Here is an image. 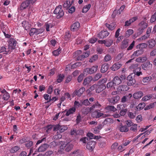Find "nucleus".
Wrapping results in <instances>:
<instances>
[{"mask_svg": "<svg viewBox=\"0 0 156 156\" xmlns=\"http://www.w3.org/2000/svg\"><path fill=\"white\" fill-rule=\"evenodd\" d=\"M60 148L61 152H62V150H63L66 147V151H69L72 149L73 147V145L72 144L69 143L67 144L65 142H60Z\"/></svg>", "mask_w": 156, "mask_h": 156, "instance_id": "nucleus-1", "label": "nucleus"}, {"mask_svg": "<svg viewBox=\"0 0 156 156\" xmlns=\"http://www.w3.org/2000/svg\"><path fill=\"white\" fill-rule=\"evenodd\" d=\"M100 83H97L96 85L97 86L96 87V93H99L103 90L105 89L106 87L105 84H101Z\"/></svg>", "mask_w": 156, "mask_h": 156, "instance_id": "nucleus-8", "label": "nucleus"}, {"mask_svg": "<svg viewBox=\"0 0 156 156\" xmlns=\"http://www.w3.org/2000/svg\"><path fill=\"white\" fill-rule=\"evenodd\" d=\"M45 28L47 31H48L50 30V28H51L53 27V25L50 23H46L45 24Z\"/></svg>", "mask_w": 156, "mask_h": 156, "instance_id": "nucleus-51", "label": "nucleus"}, {"mask_svg": "<svg viewBox=\"0 0 156 156\" xmlns=\"http://www.w3.org/2000/svg\"><path fill=\"white\" fill-rule=\"evenodd\" d=\"M143 95V92L140 91L134 93L133 96V98L135 99H138L141 98Z\"/></svg>", "mask_w": 156, "mask_h": 156, "instance_id": "nucleus-13", "label": "nucleus"}, {"mask_svg": "<svg viewBox=\"0 0 156 156\" xmlns=\"http://www.w3.org/2000/svg\"><path fill=\"white\" fill-rule=\"evenodd\" d=\"M79 27V23L78 22H76L72 25L71 27V30L72 31H75L78 29Z\"/></svg>", "mask_w": 156, "mask_h": 156, "instance_id": "nucleus-16", "label": "nucleus"}, {"mask_svg": "<svg viewBox=\"0 0 156 156\" xmlns=\"http://www.w3.org/2000/svg\"><path fill=\"white\" fill-rule=\"evenodd\" d=\"M113 43V41L112 40H108L107 41H105V45L107 47H109Z\"/></svg>", "mask_w": 156, "mask_h": 156, "instance_id": "nucleus-55", "label": "nucleus"}, {"mask_svg": "<svg viewBox=\"0 0 156 156\" xmlns=\"http://www.w3.org/2000/svg\"><path fill=\"white\" fill-rule=\"evenodd\" d=\"M105 109L109 111L115 112L116 110V109L112 105L106 107Z\"/></svg>", "mask_w": 156, "mask_h": 156, "instance_id": "nucleus-42", "label": "nucleus"}, {"mask_svg": "<svg viewBox=\"0 0 156 156\" xmlns=\"http://www.w3.org/2000/svg\"><path fill=\"white\" fill-rule=\"evenodd\" d=\"M147 47V44L146 43H142L137 45V48L142 49L146 48Z\"/></svg>", "mask_w": 156, "mask_h": 156, "instance_id": "nucleus-44", "label": "nucleus"}, {"mask_svg": "<svg viewBox=\"0 0 156 156\" xmlns=\"http://www.w3.org/2000/svg\"><path fill=\"white\" fill-rule=\"evenodd\" d=\"M49 147V145L47 144H44L40 146L38 149V152H43L45 151Z\"/></svg>", "mask_w": 156, "mask_h": 156, "instance_id": "nucleus-18", "label": "nucleus"}, {"mask_svg": "<svg viewBox=\"0 0 156 156\" xmlns=\"http://www.w3.org/2000/svg\"><path fill=\"white\" fill-rule=\"evenodd\" d=\"M119 130L121 132H126L128 131L129 129L126 126H122L120 127Z\"/></svg>", "mask_w": 156, "mask_h": 156, "instance_id": "nucleus-37", "label": "nucleus"}, {"mask_svg": "<svg viewBox=\"0 0 156 156\" xmlns=\"http://www.w3.org/2000/svg\"><path fill=\"white\" fill-rule=\"evenodd\" d=\"M128 46V40H124L122 43L121 48L122 49L125 48H126Z\"/></svg>", "mask_w": 156, "mask_h": 156, "instance_id": "nucleus-32", "label": "nucleus"}, {"mask_svg": "<svg viewBox=\"0 0 156 156\" xmlns=\"http://www.w3.org/2000/svg\"><path fill=\"white\" fill-rule=\"evenodd\" d=\"M126 83L128 86L133 85L135 83L136 80L132 75H130L128 76Z\"/></svg>", "mask_w": 156, "mask_h": 156, "instance_id": "nucleus-6", "label": "nucleus"}, {"mask_svg": "<svg viewBox=\"0 0 156 156\" xmlns=\"http://www.w3.org/2000/svg\"><path fill=\"white\" fill-rule=\"evenodd\" d=\"M98 56L97 55H95L92 56L89 60V62H93L96 61L98 59Z\"/></svg>", "mask_w": 156, "mask_h": 156, "instance_id": "nucleus-49", "label": "nucleus"}, {"mask_svg": "<svg viewBox=\"0 0 156 156\" xmlns=\"http://www.w3.org/2000/svg\"><path fill=\"white\" fill-rule=\"evenodd\" d=\"M119 100V96L113 97L110 98L109 101L113 104H115Z\"/></svg>", "mask_w": 156, "mask_h": 156, "instance_id": "nucleus-20", "label": "nucleus"}, {"mask_svg": "<svg viewBox=\"0 0 156 156\" xmlns=\"http://www.w3.org/2000/svg\"><path fill=\"white\" fill-rule=\"evenodd\" d=\"M133 33V30L132 29L128 30L126 32L125 36L126 37H128L132 35Z\"/></svg>", "mask_w": 156, "mask_h": 156, "instance_id": "nucleus-47", "label": "nucleus"}, {"mask_svg": "<svg viewBox=\"0 0 156 156\" xmlns=\"http://www.w3.org/2000/svg\"><path fill=\"white\" fill-rule=\"evenodd\" d=\"M22 24V26L26 30H27L30 27V25L28 22H27L26 21H23Z\"/></svg>", "mask_w": 156, "mask_h": 156, "instance_id": "nucleus-33", "label": "nucleus"}, {"mask_svg": "<svg viewBox=\"0 0 156 156\" xmlns=\"http://www.w3.org/2000/svg\"><path fill=\"white\" fill-rule=\"evenodd\" d=\"M85 90V88L84 87H82L78 90H76L74 91V94L78 96H80Z\"/></svg>", "mask_w": 156, "mask_h": 156, "instance_id": "nucleus-14", "label": "nucleus"}, {"mask_svg": "<svg viewBox=\"0 0 156 156\" xmlns=\"http://www.w3.org/2000/svg\"><path fill=\"white\" fill-rule=\"evenodd\" d=\"M118 90L120 91H126L129 89L128 87L126 85L119 86L118 87Z\"/></svg>", "mask_w": 156, "mask_h": 156, "instance_id": "nucleus-30", "label": "nucleus"}, {"mask_svg": "<svg viewBox=\"0 0 156 156\" xmlns=\"http://www.w3.org/2000/svg\"><path fill=\"white\" fill-rule=\"evenodd\" d=\"M141 69L140 67H137L135 70L134 72L136 73V74L138 76L142 74V72L140 71Z\"/></svg>", "mask_w": 156, "mask_h": 156, "instance_id": "nucleus-45", "label": "nucleus"}, {"mask_svg": "<svg viewBox=\"0 0 156 156\" xmlns=\"http://www.w3.org/2000/svg\"><path fill=\"white\" fill-rule=\"evenodd\" d=\"M115 85L113 81L110 82L108 83L106 85V87L108 89H115V87L114 86Z\"/></svg>", "mask_w": 156, "mask_h": 156, "instance_id": "nucleus-31", "label": "nucleus"}, {"mask_svg": "<svg viewBox=\"0 0 156 156\" xmlns=\"http://www.w3.org/2000/svg\"><path fill=\"white\" fill-rule=\"evenodd\" d=\"M81 65V63L80 62H76L72 65L71 66V68L74 69L77 67H79Z\"/></svg>", "mask_w": 156, "mask_h": 156, "instance_id": "nucleus-56", "label": "nucleus"}, {"mask_svg": "<svg viewBox=\"0 0 156 156\" xmlns=\"http://www.w3.org/2000/svg\"><path fill=\"white\" fill-rule=\"evenodd\" d=\"M21 90H14L13 92L12 96L14 98H15L16 97H17L18 95L20 93Z\"/></svg>", "mask_w": 156, "mask_h": 156, "instance_id": "nucleus-38", "label": "nucleus"}, {"mask_svg": "<svg viewBox=\"0 0 156 156\" xmlns=\"http://www.w3.org/2000/svg\"><path fill=\"white\" fill-rule=\"evenodd\" d=\"M72 153L74 154V156H79L80 155L81 153L80 150H77L74 151Z\"/></svg>", "mask_w": 156, "mask_h": 156, "instance_id": "nucleus-58", "label": "nucleus"}, {"mask_svg": "<svg viewBox=\"0 0 156 156\" xmlns=\"http://www.w3.org/2000/svg\"><path fill=\"white\" fill-rule=\"evenodd\" d=\"M112 81L115 85L120 84L122 82L121 80L117 76H116L114 78Z\"/></svg>", "mask_w": 156, "mask_h": 156, "instance_id": "nucleus-24", "label": "nucleus"}, {"mask_svg": "<svg viewBox=\"0 0 156 156\" xmlns=\"http://www.w3.org/2000/svg\"><path fill=\"white\" fill-rule=\"evenodd\" d=\"M132 96V95L131 94H129L128 95L124 96L122 98L121 101L123 103L125 102L126 101L129 99Z\"/></svg>", "mask_w": 156, "mask_h": 156, "instance_id": "nucleus-28", "label": "nucleus"}, {"mask_svg": "<svg viewBox=\"0 0 156 156\" xmlns=\"http://www.w3.org/2000/svg\"><path fill=\"white\" fill-rule=\"evenodd\" d=\"M31 0H27L23 2L21 5V9H23L28 7L29 4L31 3Z\"/></svg>", "mask_w": 156, "mask_h": 156, "instance_id": "nucleus-17", "label": "nucleus"}, {"mask_svg": "<svg viewBox=\"0 0 156 156\" xmlns=\"http://www.w3.org/2000/svg\"><path fill=\"white\" fill-rule=\"evenodd\" d=\"M137 19V17H134L130 19L129 21H127L125 22V26H128L132 22L136 20Z\"/></svg>", "mask_w": 156, "mask_h": 156, "instance_id": "nucleus-27", "label": "nucleus"}, {"mask_svg": "<svg viewBox=\"0 0 156 156\" xmlns=\"http://www.w3.org/2000/svg\"><path fill=\"white\" fill-rule=\"evenodd\" d=\"M64 77V76L63 74H60L58 76L57 80L58 82L60 83L62 81Z\"/></svg>", "mask_w": 156, "mask_h": 156, "instance_id": "nucleus-50", "label": "nucleus"}, {"mask_svg": "<svg viewBox=\"0 0 156 156\" xmlns=\"http://www.w3.org/2000/svg\"><path fill=\"white\" fill-rule=\"evenodd\" d=\"M105 26L109 30H113L115 28V24L114 23L112 24H109L107 23L105 24Z\"/></svg>", "mask_w": 156, "mask_h": 156, "instance_id": "nucleus-41", "label": "nucleus"}, {"mask_svg": "<svg viewBox=\"0 0 156 156\" xmlns=\"http://www.w3.org/2000/svg\"><path fill=\"white\" fill-rule=\"evenodd\" d=\"M97 86L96 85V84H94L92 86H91L90 88H89L88 90H87V92L88 93H89L90 92L94 90V89H96Z\"/></svg>", "mask_w": 156, "mask_h": 156, "instance_id": "nucleus-54", "label": "nucleus"}, {"mask_svg": "<svg viewBox=\"0 0 156 156\" xmlns=\"http://www.w3.org/2000/svg\"><path fill=\"white\" fill-rule=\"evenodd\" d=\"M147 23L144 21H141L139 24L138 34H140L143 32L144 30L147 27Z\"/></svg>", "mask_w": 156, "mask_h": 156, "instance_id": "nucleus-4", "label": "nucleus"}, {"mask_svg": "<svg viewBox=\"0 0 156 156\" xmlns=\"http://www.w3.org/2000/svg\"><path fill=\"white\" fill-rule=\"evenodd\" d=\"M82 105V102H80L77 101H75L74 103V105L75 107H78Z\"/></svg>", "mask_w": 156, "mask_h": 156, "instance_id": "nucleus-63", "label": "nucleus"}, {"mask_svg": "<svg viewBox=\"0 0 156 156\" xmlns=\"http://www.w3.org/2000/svg\"><path fill=\"white\" fill-rule=\"evenodd\" d=\"M152 97L151 94H147L143 97L141 100L143 101H146L150 99Z\"/></svg>", "mask_w": 156, "mask_h": 156, "instance_id": "nucleus-34", "label": "nucleus"}, {"mask_svg": "<svg viewBox=\"0 0 156 156\" xmlns=\"http://www.w3.org/2000/svg\"><path fill=\"white\" fill-rule=\"evenodd\" d=\"M37 29L35 28H31L30 30L29 34L30 36H33L34 34L36 35Z\"/></svg>", "mask_w": 156, "mask_h": 156, "instance_id": "nucleus-53", "label": "nucleus"}, {"mask_svg": "<svg viewBox=\"0 0 156 156\" xmlns=\"http://www.w3.org/2000/svg\"><path fill=\"white\" fill-rule=\"evenodd\" d=\"M8 41V46L9 48V47L10 46V43H9V41ZM9 48L7 49L8 50V51H6V48L4 47H2L0 48V53H1L2 52H3V54H5L6 55L8 54V53L9 52Z\"/></svg>", "mask_w": 156, "mask_h": 156, "instance_id": "nucleus-23", "label": "nucleus"}, {"mask_svg": "<svg viewBox=\"0 0 156 156\" xmlns=\"http://www.w3.org/2000/svg\"><path fill=\"white\" fill-rule=\"evenodd\" d=\"M152 65L149 61L144 63L142 65V68L145 70H147L152 67Z\"/></svg>", "mask_w": 156, "mask_h": 156, "instance_id": "nucleus-9", "label": "nucleus"}, {"mask_svg": "<svg viewBox=\"0 0 156 156\" xmlns=\"http://www.w3.org/2000/svg\"><path fill=\"white\" fill-rule=\"evenodd\" d=\"M109 33L107 31H101L98 35V37L100 38H104L109 35Z\"/></svg>", "mask_w": 156, "mask_h": 156, "instance_id": "nucleus-11", "label": "nucleus"}, {"mask_svg": "<svg viewBox=\"0 0 156 156\" xmlns=\"http://www.w3.org/2000/svg\"><path fill=\"white\" fill-rule=\"evenodd\" d=\"M143 54V51L141 50H139L134 51L131 56V58H134L138 56Z\"/></svg>", "mask_w": 156, "mask_h": 156, "instance_id": "nucleus-15", "label": "nucleus"}, {"mask_svg": "<svg viewBox=\"0 0 156 156\" xmlns=\"http://www.w3.org/2000/svg\"><path fill=\"white\" fill-rule=\"evenodd\" d=\"M71 5L70 2L69 1H67L64 3L63 5V7L66 8V9H68L70 7Z\"/></svg>", "mask_w": 156, "mask_h": 156, "instance_id": "nucleus-43", "label": "nucleus"}, {"mask_svg": "<svg viewBox=\"0 0 156 156\" xmlns=\"http://www.w3.org/2000/svg\"><path fill=\"white\" fill-rule=\"evenodd\" d=\"M112 58L111 55L109 54L106 55L104 58V60L105 62H107L110 60Z\"/></svg>", "mask_w": 156, "mask_h": 156, "instance_id": "nucleus-62", "label": "nucleus"}, {"mask_svg": "<svg viewBox=\"0 0 156 156\" xmlns=\"http://www.w3.org/2000/svg\"><path fill=\"white\" fill-rule=\"evenodd\" d=\"M90 54L89 52H87L83 54V55H79L77 57V59L78 60H82L83 58L88 57Z\"/></svg>", "mask_w": 156, "mask_h": 156, "instance_id": "nucleus-29", "label": "nucleus"}, {"mask_svg": "<svg viewBox=\"0 0 156 156\" xmlns=\"http://www.w3.org/2000/svg\"><path fill=\"white\" fill-rule=\"evenodd\" d=\"M137 129V125L136 124H134L131 126L130 130L134 132Z\"/></svg>", "mask_w": 156, "mask_h": 156, "instance_id": "nucleus-60", "label": "nucleus"}, {"mask_svg": "<svg viewBox=\"0 0 156 156\" xmlns=\"http://www.w3.org/2000/svg\"><path fill=\"white\" fill-rule=\"evenodd\" d=\"M95 144L96 142L95 141H91L88 143L86 146V147L87 149L92 151L94 148Z\"/></svg>", "mask_w": 156, "mask_h": 156, "instance_id": "nucleus-10", "label": "nucleus"}, {"mask_svg": "<svg viewBox=\"0 0 156 156\" xmlns=\"http://www.w3.org/2000/svg\"><path fill=\"white\" fill-rule=\"evenodd\" d=\"M149 46L150 48H153L155 45V41L153 39H151L148 41Z\"/></svg>", "mask_w": 156, "mask_h": 156, "instance_id": "nucleus-35", "label": "nucleus"}, {"mask_svg": "<svg viewBox=\"0 0 156 156\" xmlns=\"http://www.w3.org/2000/svg\"><path fill=\"white\" fill-rule=\"evenodd\" d=\"M92 80V77L91 76H88L84 80L83 84L84 85H86L89 84Z\"/></svg>", "mask_w": 156, "mask_h": 156, "instance_id": "nucleus-22", "label": "nucleus"}, {"mask_svg": "<svg viewBox=\"0 0 156 156\" xmlns=\"http://www.w3.org/2000/svg\"><path fill=\"white\" fill-rule=\"evenodd\" d=\"M67 129V127L65 126H61L59 125H57L54 127V130H59V132L62 133L63 132Z\"/></svg>", "mask_w": 156, "mask_h": 156, "instance_id": "nucleus-7", "label": "nucleus"}, {"mask_svg": "<svg viewBox=\"0 0 156 156\" xmlns=\"http://www.w3.org/2000/svg\"><path fill=\"white\" fill-rule=\"evenodd\" d=\"M109 68L108 65L107 64H104L102 65L101 68V72L102 73H104L106 72L108 69Z\"/></svg>", "mask_w": 156, "mask_h": 156, "instance_id": "nucleus-26", "label": "nucleus"}, {"mask_svg": "<svg viewBox=\"0 0 156 156\" xmlns=\"http://www.w3.org/2000/svg\"><path fill=\"white\" fill-rule=\"evenodd\" d=\"M91 7V5L90 4H88L85 6L82 11V12L83 13H86L89 10Z\"/></svg>", "mask_w": 156, "mask_h": 156, "instance_id": "nucleus-40", "label": "nucleus"}, {"mask_svg": "<svg viewBox=\"0 0 156 156\" xmlns=\"http://www.w3.org/2000/svg\"><path fill=\"white\" fill-rule=\"evenodd\" d=\"M147 58L146 56H144L140 57L136 59V61L138 62H144L147 60Z\"/></svg>", "mask_w": 156, "mask_h": 156, "instance_id": "nucleus-21", "label": "nucleus"}, {"mask_svg": "<svg viewBox=\"0 0 156 156\" xmlns=\"http://www.w3.org/2000/svg\"><path fill=\"white\" fill-rule=\"evenodd\" d=\"M113 120L112 119L108 118L106 119L103 122V125H106L109 124L110 123H112Z\"/></svg>", "mask_w": 156, "mask_h": 156, "instance_id": "nucleus-46", "label": "nucleus"}, {"mask_svg": "<svg viewBox=\"0 0 156 156\" xmlns=\"http://www.w3.org/2000/svg\"><path fill=\"white\" fill-rule=\"evenodd\" d=\"M122 64L119 63H117L113 64L111 67V69L113 71L117 70L121 66Z\"/></svg>", "mask_w": 156, "mask_h": 156, "instance_id": "nucleus-19", "label": "nucleus"}, {"mask_svg": "<svg viewBox=\"0 0 156 156\" xmlns=\"http://www.w3.org/2000/svg\"><path fill=\"white\" fill-rule=\"evenodd\" d=\"M98 67V66L95 65L93 66L91 68L92 74L96 72L97 70Z\"/></svg>", "mask_w": 156, "mask_h": 156, "instance_id": "nucleus-59", "label": "nucleus"}, {"mask_svg": "<svg viewBox=\"0 0 156 156\" xmlns=\"http://www.w3.org/2000/svg\"><path fill=\"white\" fill-rule=\"evenodd\" d=\"M76 109L75 108H72L69 109L68 110H65L62 112V113H66V115L67 116L73 114L75 111Z\"/></svg>", "mask_w": 156, "mask_h": 156, "instance_id": "nucleus-12", "label": "nucleus"}, {"mask_svg": "<svg viewBox=\"0 0 156 156\" xmlns=\"http://www.w3.org/2000/svg\"><path fill=\"white\" fill-rule=\"evenodd\" d=\"M17 43L13 38H10V53L17 52L18 51Z\"/></svg>", "mask_w": 156, "mask_h": 156, "instance_id": "nucleus-2", "label": "nucleus"}, {"mask_svg": "<svg viewBox=\"0 0 156 156\" xmlns=\"http://www.w3.org/2000/svg\"><path fill=\"white\" fill-rule=\"evenodd\" d=\"M10 98L9 94L7 92L5 93L3 95V98L4 100H8Z\"/></svg>", "mask_w": 156, "mask_h": 156, "instance_id": "nucleus-61", "label": "nucleus"}, {"mask_svg": "<svg viewBox=\"0 0 156 156\" xmlns=\"http://www.w3.org/2000/svg\"><path fill=\"white\" fill-rule=\"evenodd\" d=\"M151 79L152 77L151 76H146L143 78L142 81L146 85L148 83Z\"/></svg>", "mask_w": 156, "mask_h": 156, "instance_id": "nucleus-25", "label": "nucleus"}, {"mask_svg": "<svg viewBox=\"0 0 156 156\" xmlns=\"http://www.w3.org/2000/svg\"><path fill=\"white\" fill-rule=\"evenodd\" d=\"M145 104L144 103H141L136 107V109L138 110H140L142 109L145 106Z\"/></svg>", "mask_w": 156, "mask_h": 156, "instance_id": "nucleus-39", "label": "nucleus"}, {"mask_svg": "<svg viewBox=\"0 0 156 156\" xmlns=\"http://www.w3.org/2000/svg\"><path fill=\"white\" fill-rule=\"evenodd\" d=\"M54 13L56 15L57 18L58 19L61 18L63 16L64 12L61 5L58 6L56 8L54 11Z\"/></svg>", "mask_w": 156, "mask_h": 156, "instance_id": "nucleus-3", "label": "nucleus"}, {"mask_svg": "<svg viewBox=\"0 0 156 156\" xmlns=\"http://www.w3.org/2000/svg\"><path fill=\"white\" fill-rule=\"evenodd\" d=\"M101 106V105L98 103V101L97 102L91 107L90 108V110H92L95 108H99Z\"/></svg>", "mask_w": 156, "mask_h": 156, "instance_id": "nucleus-36", "label": "nucleus"}, {"mask_svg": "<svg viewBox=\"0 0 156 156\" xmlns=\"http://www.w3.org/2000/svg\"><path fill=\"white\" fill-rule=\"evenodd\" d=\"M19 147L18 146H15L12 147L10 149V152L14 153L18 151Z\"/></svg>", "mask_w": 156, "mask_h": 156, "instance_id": "nucleus-57", "label": "nucleus"}, {"mask_svg": "<svg viewBox=\"0 0 156 156\" xmlns=\"http://www.w3.org/2000/svg\"><path fill=\"white\" fill-rule=\"evenodd\" d=\"M156 20V12L154 13L151 17L150 21L151 23L154 22Z\"/></svg>", "mask_w": 156, "mask_h": 156, "instance_id": "nucleus-64", "label": "nucleus"}, {"mask_svg": "<svg viewBox=\"0 0 156 156\" xmlns=\"http://www.w3.org/2000/svg\"><path fill=\"white\" fill-rule=\"evenodd\" d=\"M102 76V74L101 73L97 74L93 78V80L95 81L100 78Z\"/></svg>", "mask_w": 156, "mask_h": 156, "instance_id": "nucleus-52", "label": "nucleus"}, {"mask_svg": "<svg viewBox=\"0 0 156 156\" xmlns=\"http://www.w3.org/2000/svg\"><path fill=\"white\" fill-rule=\"evenodd\" d=\"M84 75H87L88 74H92L91 68H87L84 69L83 72Z\"/></svg>", "mask_w": 156, "mask_h": 156, "instance_id": "nucleus-48", "label": "nucleus"}, {"mask_svg": "<svg viewBox=\"0 0 156 156\" xmlns=\"http://www.w3.org/2000/svg\"><path fill=\"white\" fill-rule=\"evenodd\" d=\"M91 115L93 118H98L101 117L103 118L107 116V115L104 114L103 113L99 112L98 111H95L92 113Z\"/></svg>", "mask_w": 156, "mask_h": 156, "instance_id": "nucleus-5", "label": "nucleus"}]
</instances>
